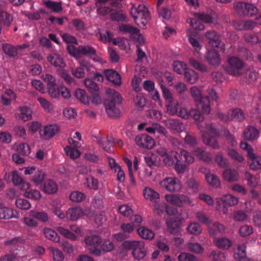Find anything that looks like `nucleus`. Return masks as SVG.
Masks as SVG:
<instances>
[{
    "mask_svg": "<svg viewBox=\"0 0 261 261\" xmlns=\"http://www.w3.org/2000/svg\"><path fill=\"white\" fill-rule=\"evenodd\" d=\"M203 141L205 144L211 146L212 148L219 149V145L215 137L219 136V132L213 123H206L204 124H197Z\"/></svg>",
    "mask_w": 261,
    "mask_h": 261,
    "instance_id": "obj_1",
    "label": "nucleus"
},
{
    "mask_svg": "<svg viewBox=\"0 0 261 261\" xmlns=\"http://www.w3.org/2000/svg\"><path fill=\"white\" fill-rule=\"evenodd\" d=\"M106 93L108 97L104 101V106L107 114L110 117H117L120 114V111L116 106L121 103L122 97L118 92L110 88L107 89Z\"/></svg>",
    "mask_w": 261,
    "mask_h": 261,
    "instance_id": "obj_2",
    "label": "nucleus"
},
{
    "mask_svg": "<svg viewBox=\"0 0 261 261\" xmlns=\"http://www.w3.org/2000/svg\"><path fill=\"white\" fill-rule=\"evenodd\" d=\"M130 13L136 24L141 28H145L149 18V11L145 6L140 4L136 7L133 4L130 8Z\"/></svg>",
    "mask_w": 261,
    "mask_h": 261,
    "instance_id": "obj_3",
    "label": "nucleus"
},
{
    "mask_svg": "<svg viewBox=\"0 0 261 261\" xmlns=\"http://www.w3.org/2000/svg\"><path fill=\"white\" fill-rule=\"evenodd\" d=\"M122 246L125 249L133 250L132 255L137 260L142 259L146 256V249L144 242L126 241L123 242Z\"/></svg>",
    "mask_w": 261,
    "mask_h": 261,
    "instance_id": "obj_4",
    "label": "nucleus"
},
{
    "mask_svg": "<svg viewBox=\"0 0 261 261\" xmlns=\"http://www.w3.org/2000/svg\"><path fill=\"white\" fill-rule=\"evenodd\" d=\"M227 65L225 70L228 74L238 76L242 74V70L245 67V63L239 58L231 56L227 58Z\"/></svg>",
    "mask_w": 261,
    "mask_h": 261,
    "instance_id": "obj_5",
    "label": "nucleus"
},
{
    "mask_svg": "<svg viewBox=\"0 0 261 261\" xmlns=\"http://www.w3.org/2000/svg\"><path fill=\"white\" fill-rule=\"evenodd\" d=\"M166 202L177 207H183L185 205H193L190 198L184 194H166L165 195Z\"/></svg>",
    "mask_w": 261,
    "mask_h": 261,
    "instance_id": "obj_6",
    "label": "nucleus"
},
{
    "mask_svg": "<svg viewBox=\"0 0 261 261\" xmlns=\"http://www.w3.org/2000/svg\"><path fill=\"white\" fill-rule=\"evenodd\" d=\"M234 11L241 16H252L258 12V9L253 4L238 2L233 4Z\"/></svg>",
    "mask_w": 261,
    "mask_h": 261,
    "instance_id": "obj_7",
    "label": "nucleus"
},
{
    "mask_svg": "<svg viewBox=\"0 0 261 261\" xmlns=\"http://www.w3.org/2000/svg\"><path fill=\"white\" fill-rule=\"evenodd\" d=\"M160 186L168 192H178L181 189L180 180L175 176L166 177L160 181Z\"/></svg>",
    "mask_w": 261,
    "mask_h": 261,
    "instance_id": "obj_8",
    "label": "nucleus"
},
{
    "mask_svg": "<svg viewBox=\"0 0 261 261\" xmlns=\"http://www.w3.org/2000/svg\"><path fill=\"white\" fill-rule=\"evenodd\" d=\"M205 37L208 39V44L213 48L219 49L220 51H224L225 48L224 44L220 41L219 34L214 31H207L205 34Z\"/></svg>",
    "mask_w": 261,
    "mask_h": 261,
    "instance_id": "obj_9",
    "label": "nucleus"
},
{
    "mask_svg": "<svg viewBox=\"0 0 261 261\" xmlns=\"http://www.w3.org/2000/svg\"><path fill=\"white\" fill-rule=\"evenodd\" d=\"M44 81L47 82L48 94L52 98H57L60 96V87L58 88L56 79L51 74L42 75Z\"/></svg>",
    "mask_w": 261,
    "mask_h": 261,
    "instance_id": "obj_10",
    "label": "nucleus"
},
{
    "mask_svg": "<svg viewBox=\"0 0 261 261\" xmlns=\"http://www.w3.org/2000/svg\"><path fill=\"white\" fill-rule=\"evenodd\" d=\"M164 122L166 127L173 133H180L186 129L185 124L175 118L165 120Z\"/></svg>",
    "mask_w": 261,
    "mask_h": 261,
    "instance_id": "obj_11",
    "label": "nucleus"
},
{
    "mask_svg": "<svg viewBox=\"0 0 261 261\" xmlns=\"http://www.w3.org/2000/svg\"><path fill=\"white\" fill-rule=\"evenodd\" d=\"M136 144L142 148H152L154 145L153 139L146 134L138 135L135 138Z\"/></svg>",
    "mask_w": 261,
    "mask_h": 261,
    "instance_id": "obj_12",
    "label": "nucleus"
},
{
    "mask_svg": "<svg viewBox=\"0 0 261 261\" xmlns=\"http://www.w3.org/2000/svg\"><path fill=\"white\" fill-rule=\"evenodd\" d=\"M60 130L57 124H49L44 126L43 129L39 132L40 138L42 140H48L54 137Z\"/></svg>",
    "mask_w": 261,
    "mask_h": 261,
    "instance_id": "obj_13",
    "label": "nucleus"
},
{
    "mask_svg": "<svg viewBox=\"0 0 261 261\" xmlns=\"http://www.w3.org/2000/svg\"><path fill=\"white\" fill-rule=\"evenodd\" d=\"M114 249V243L109 240H106L103 242L101 247L99 249L98 247H91L89 249L90 252L96 256L101 255V251L109 252Z\"/></svg>",
    "mask_w": 261,
    "mask_h": 261,
    "instance_id": "obj_14",
    "label": "nucleus"
},
{
    "mask_svg": "<svg viewBox=\"0 0 261 261\" xmlns=\"http://www.w3.org/2000/svg\"><path fill=\"white\" fill-rule=\"evenodd\" d=\"M32 114L33 112L30 108L23 106L18 108L15 117L19 120L26 122L32 118Z\"/></svg>",
    "mask_w": 261,
    "mask_h": 261,
    "instance_id": "obj_15",
    "label": "nucleus"
},
{
    "mask_svg": "<svg viewBox=\"0 0 261 261\" xmlns=\"http://www.w3.org/2000/svg\"><path fill=\"white\" fill-rule=\"evenodd\" d=\"M18 213L13 208L4 206L0 202V219H9L18 218Z\"/></svg>",
    "mask_w": 261,
    "mask_h": 261,
    "instance_id": "obj_16",
    "label": "nucleus"
},
{
    "mask_svg": "<svg viewBox=\"0 0 261 261\" xmlns=\"http://www.w3.org/2000/svg\"><path fill=\"white\" fill-rule=\"evenodd\" d=\"M223 178L227 182H237L239 180V174L234 168H227L222 173Z\"/></svg>",
    "mask_w": 261,
    "mask_h": 261,
    "instance_id": "obj_17",
    "label": "nucleus"
},
{
    "mask_svg": "<svg viewBox=\"0 0 261 261\" xmlns=\"http://www.w3.org/2000/svg\"><path fill=\"white\" fill-rule=\"evenodd\" d=\"M208 231L211 236H216L219 234L225 232L226 228L222 224L219 222H215L207 225Z\"/></svg>",
    "mask_w": 261,
    "mask_h": 261,
    "instance_id": "obj_18",
    "label": "nucleus"
},
{
    "mask_svg": "<svg viewBox=\"0 0 261 261\" xmlns=\"http://www.w3.org/2000/svg\"><path fill=\"white\" fill-rule=\"evenodd\" d=\"M193 152L198 159L203 162L210 163L212 161V156L211 153L205 150L204 148L196 147L194 149Z\"/></svg>",
    "mask_w": 261,
    "mask_h": 261,
    "instance_id": "obj_19",
    "label": "nucleus"
},
{
    "mask_svg": "<svg viewBox=\"0 0 261 261\" xmlns=\"http://www.w3.org/2000/svg\"><path fill=\"white\" fill-rule=\"evenodd\" d=\"M83 210L80 206H76L68 209L66 212V218L72 221L79 219L83 215Z\"/></svg>",
    "mask_w": 261,
    "mask_h": 261,
    "instance_id": "obj_20",
    "label": "nucleus"
},
{
    "mask_svg": "<svg viewBox=\"0 0 261 261\" xmlns=\"http://www.w3.org/2000/svg\"><path fill=\"white\" fill-rule=\"evenodd\" d=\"M47 60L50 64L54 67L63 68L65 66L63 58L56 53L49 55Z\"/></svg>",
    "mask_w": 261,
    "mask_h": 261,
    "instance_id": "obj_21",
    "label": "nucleus"
},
{
    "mask_svg": "<svg viewBox=\"0 0 261 261\" xmlns=\"http://www.w3.org/2000/svg\"><path fill=\"white\" fill-rule=\"evenodd\" d=\"M143 195H144L145 199L149 200L152 202H156L160 198V194L149 187H146L144 189Z\"/></svg>",
    "mask_w": 261,
    "mask_h": 261,
    "instance_id": "obj_22",
    "label": "nucleus"
},
{
    "mask_svg": "<svg viewBox=\"0 0 261 261\" xmlns=\"http://www.w3.org/2000/svg\"><path fill=\"white\" fill-rule=\"evenodd\" d=\"M107 80L115 85H121V79L118 72L113 70L108 69L104 71Z\"/></svg>",
    "mask_w": 261,
    "mask_h": 261,
    "instance_id": "obj_23",
    "label": "nucleus"
},
{
    "mask_svg": "<svg viewBox=\"0 0 261 261\" xmlns=\"http://www.w3.org/2000/svg\"><path fill=\"white\" fill-rule=\"evenodd\" d=\"M243 135L246 140L252 141L258 139L259 133L257 128L252 126H249L243 132Z\"/></svg>",
    "mask_w": 261,
    "mask_h": 261,
    "instance_id": "obj_24",
    "label": "nucleus"
},
{
    "mask_svg": "<svg viewBox=\"0 0 261 261\" xmlns=\"http://www.w3.org/2000/svg\"><path fill=\"white\" fill-rule=\"evenodd\" d=\"M206 59L207 62L211 65H218L220 63L219 55L214 49H210L207 51Z\"/></svg>",
    "mask_w": 261,
    "mask_h": 261,
    "instance_id": "obj_25",
    "label": "nucleus"
},
{
    "mask_svg": "<svg viewBox=\"0 0 261 261\" xmlns=\"http://www.w3.org/2000/svg\"><path fill=\"white\" fill-rule=\"evenodd\" d=\"M84 242L86 246L97 247L102 242V239L96 235L86 236L84 238Z\"/></svg>",
    "mask_w": 261,
    "mask_h": 261,
    "instance_id": "obj_26",
    "label": "nucleus"
},
{
    "mask_svg": "<svg viewBox=\"0 0 261 261\" xmlns=\"http://www.w3.org/2000/svg\"><path fill=\"white\" fill-rule=\"evenodd\" d=\"M204 178L209 186L215 188H218L220 186V181L218 176L210 172L204 173Z\"/></svg>",
    "mask_w": 261,
    "mask_h": 261,
    "instance_id": "obj_27",
    "label": "nucleus"
},
{
    "mask_svg": "<svg viewBox=\"0 0 261 261\" xmlns=\"http://www.w3.org/2000/svg\"><path fill=\"white\" fill-rule=\"evenodd\" d=\"M98 144L107 152L111 153L114 151L113 150L114 139L112 138L101 139L98 141Z\"/></svg>",
    "mask_w": 261,
    "mask_h": 261,
    "instance_id": "obj_28",
    "label": "nucleus"
},
{
    "mask_svg": "<svg viewBox=\"0 0 261 261\" xmlns=\"http://www.w3.org/2000/svg\"><path fill=\"white\" fill-rule=\"evenodd\" d=\"M137 233L142 239L151 240L153 239L154 234L152 230L142 226L137 229Z\"/></svg>",
    "mask_w": 261,
    "mask_h": 261,
    "instance_id": "obj_29",
    "label": "nucleus"
},
{
    "mask_svg": "<svg viewBox=\"0 0 261 261\" xmlns=\"http://www.w3.org/2000/svg\"><path fill=\"white\" fill-rule=\"evenodd\" d=\"M42 190L49 194H53L57 192L58 186L55 181L48 179L44 182Z\"/></svg>",
    "mask_w": 261,
    "mask_h": 261,
    "instance_id": "obj_30",
    "label": "nucleus"
},
{
    "mask_svg": "<svg viewBox=\"0 0 261 261\" xmlns=\"http://www.w3.org/2000/svg\"><path fill=\"white\" fill-rule=\"evenodd\" d=\"M179 222L176 220L170 218L166 221L168 231L171 234H176L179 232Z\"/></svg>",
    "mask_w": 261,
    "mask_h": 261,
    "instance_id": "obj_31",
    "label": "nucleus"
},
{
    "mask_svg": "<svg viewBox=\"0 0 261 261\" xmlns=\"http://www.w3.org/2000/svg\"><path fill=\"white\" fill-rule=\"evenodd\" d=\"M216 246L221 249H227L232 245V242L229 239L225 237L216 239L214 241Z\"/></svg>",
    "mask_w": 261,
    "mask_h": 261,
    "instance_id": "obj_32",
    "label": "nucleus"
},
{
    "mask_svg": "<svg viewBox=\"0 0 261 261\" xmlns=\"http://www.w3.org/2000/svg\"><path fill=\"white\" fill-rule=\"evenodd\" d=\"M229 115L231 117V121L242 122L245 118V114L241 109L238 108L229 111Z\"/></svg>",
    "mask_w": 261,
    "mask_h": 261,
    "instance_id": "obj_33",
    "label": "nucleus"
},
{
    "mask_svg": "<svg viewBox=\"0 0 261 261\" xmlns=\"http://www.w3.org/2000/svg\"><path fill=\"white\" fill-rule=\"evenodd\" d=\"M182 105L177 100H172L168 101L166 105V110L168 113L172 115H175L177 113V110L179 107H181Z\"/></svg>",
    "mask_w": 261,
    "mask_h": 261,
    "instance_id": "obj_34",
    "label": "nucleus"
},
{
    "mask_svg": "<svg viewBox=\"0 0 261 261\" xmlns=\"http://www.w3.org/2000/svg\"><path fill=\"white\" fill-rule=\"evenodd\" d=\"M145 131L150 134L158 133L163 135H166L167 133L165 128L158 123H153L151 126L146 127Z\"/></svg>",
    "mask_w": 261,
    "mask_h": 261,
    "instance_id": "obj_35",
    "label": "nucleus"
},
{
    "mask_svg": "<svg viewBox=\"0 0 261 261\" xmlns=\"http://www.w3.org/2000/svg\"><path fill=\"white\" fill-rule=\"evenodd\" d=\"M184 74L186 80L190 84H195L198 80V74L192 69H187Z\"/></svg>",
    "mask_w": 261,
    "mask_h": 261,
    "instance_id": "obj_36",
    "label": "nucleus"
},
{
    "mask_svg": "<svg viewBox=\"0 0 261 261\" xmlns=\"http://www.w3.org/2000/svg\"><path fill=\"white\" fill-rule=\"evenodd\" d=\"M178 153L176 151H171L168 153V154L166 155L162 159L165 166H171L174 164V160L175 159L176 161L179 160L177 159Z\"/></svg>",
    "mask_w": 261,
    "mask_h": 261,
    "instance_id": "obj_37",
    "label": "nucleus"
},
{
    "mask_svg": "<svg viewBox=\"0 0 261 261\" xmlns=\"http://www.w3.org/2000/svg\"><path fill=\"white\" fill-rule=\"evenodd\" d=\"M249 166L252 170H257L261 168V156L253 155V156H249Z\"/></svg>",
    "mask_w": 261,
    "mask_h": 261,
    "instance_id": "obj_38",
    "label": "nucleus"
},
{
    "mask_svg": "<svg viewBox=\"0 0 261 261\" xmlns=\"http://www.w3.org/2000/svg\"><path fill=\"white\" fill-rule=\"evenodd\" d=\"M14 148L17 152L24 155H29L31 151L29 145L26 143H15Z\"/></svg>",
    "mask_w": 261,
    "mask_h": 261,
    "instance_id": "obj_39",
    "label": "nucleus"
},
{
    "mask_svg": "<svg viewBox=\"0 0 261 261\" xmlns=\"http://www.w3.org/2000/svg\"><path fill=\"white\" fill-rule=\"evenodd\" d=\"M75 96L78 100L85 105H88L89 104V98L84 90L81 89H77L75 91Z\"/></svg>",
    "mask_w": 261,
    "mask_h": 261,
    "instance_id": "obj_40",
    "label": "nucleus"
},
{
    "mask_svg": "<svg viewBox=\"0 0 261 261\" xmlns=\"http://www.w3.org/2000/svg\"><path fill=\"white\" fill-rule=\"evenodd\" d=\"M45 5L53 12H59L63 10L61 2L47 1L45 2Z\"/></svg>",
    "mask_w": 261,
    "mask_h": 261,
    "instance_id": "obj_41",
    "label": "nucleus"
},
{
    "mask_svg": "<svg viewBox=\"0 0 261 261\" xmlns=\"http://www.w3.org/2000/svg\"><path fill=\"white\" fill-rule=\"evenodd\" d=\"M57 231L65 238L74 241L77 239V236L67 228L59 226L57 228Z\"/></svg>",
    "mask_w": 261,
    "mask_h": 261,
    "instance_id": "obj_42",
    "label": "nucleus"
},
{
    "mask_svg": "<svg viewBox=\"0 0 261 261\" xmlns=\"http://www.w3.org/2000/svg\"><path fill=\"white\" fill-rule=\"evenodd\" d=\"M158 82H159V84L161 86L162 92V95H163V97L166 100V101L168 102L174 100L172 93L170 92L168 89L165 87L164 84L163 83L162 80L158 79Z\"/></svg>",
    "mask_w": 261,
    "mask_h": 261,
    "instance_id": "obj_43",
    "label": "nucleus"
},
{
    "mask_svg": "<svg viewBox=\"0 0 261 261\" xmlns=\"http://www.w3.org/2000/svg\"><path fill=\"white\" fill-rule=\"evenodd\" d=\"M64 151L67 155L70 158L75 159H77L81 155V152L76 148H73L71 146H68L64 148Z\"/></svg>",
    "mask_w": 261,
    "mask_h": 261,
    "instance_id": "obj_44",
    "label": "nucleus"
},
{
    "mask_svg": "<svg viewBox=\"0 0 261 261\" xmlns=\"http://www.w3.org/2000/svg\"><path fill=\"white\" fill-rule=\"evenodd\" d=\"M86 198V195L82 192L73 191L69 195V199L74 202H82Z\"/></svg>",
    "mask_w": 261,
    "mask_h": 261,
    "instance_id": "obj_45",
    "label": "nucleus"
},
{
    "mask_svg": "<svg viewBox=\"0 0 261 261\" xmlns=\"http://www.w3.org/2000/svg\"><path fill=\"white\" fill-rule=\"evenodd\" d=\"M256 26V23L253 20L241 21L239 22L238 29L239 30H251Z\"/></svg>",
    "mask_w": 261,
    "mask_h": 261,
    "instance_id": "obj_46",
    "label": "nucleus"
},
{
    "mask_svg": "<svg viewBox=\"0 0 261 261\" xmlns=\"http://www.w3.org/2000/svg\"><path fill=\"white\" fill-rule=\"evenodd\" d=\"M245 179L248 181V185L250 187L256 188L258 186V180L254 176L248 171L245 173Z\"/></svg>",
    "mask_w": 261,
    "mask_h": 261,
    "instance_id": "obj_47",
    "label": "nucleus"
},
{
    "mask_svg": "<svg viewBox=\"0 0 261 261\" xmlns=\"http://www.w3.org/2000/svg\"><path fill=\"white\" fill-rule=\"evenodd\" d=\"M44 233L46 238L52 240L55 242H58L60 241V238L57 235V232L51 228L44 229Z\"/></svg>",
    "mask_w": 261,
    "mask_h": 261,
    "instance_id": "obj_48",
    "label": "nucleus"
},
{
    "mask_svg": "<svg viewBox=\"0 0 261 261\" xmlns=\"http://www.w3.org/2000/svg\"><path fill=\"white\" fill-rule=\"evenodd\" d=\"M119 31L123 33H129L130 36L134 33H138L139 30L130 24H122L119 25Z\"/></svg>",
    "mask_w": 261,
    "mask_h": 261,
    "instance_id": "obj_49",
    "label": "nucleus"
},
{
    "mask_svg": "<svg viewBox=\"0 0 261 261\" xmlns=\"http://www.w3.org/2000/svg\"><path fill=\"white\" fill-rule=\"evenodd\" d=\"M187 229L189 233L195 236H198L201 232V226L197 222H193L190 224Z\"/></svg>",
    "mask_w": 261,
    "mask_h": 261,
    "instance_id": "obj_50",
    "label": "nucleus"
},
{
    "mask_svg": "<svg viewBox=\"0 0 261 261\" xmlns=\"http://www.w3.org/2000/svg\"><path fill=\"white\" fill-rule=\"evenodd\" d=\"M180 154L181 158L183 159L184 162L187 165L192 164L195 162V158L193 155L184 149L180 150Z\"/></svg>",
    "mask_w": 261,
    "mask_h": 261,
    "instance_id": "obj_51",
    "label": "nucleus"
},
{
    "mask_svg": "<svg viewBox=\"0 0 261 261\" xmlns=\"http://www.w3.org/2000/svg\"><path fill=\"white\" fill-rule=\"evenodd\" d=\"M166 203L165 202L162 203H155L153 205V213L157 216H162L165 211Z\"/></svg>",
    "mask_w": 261,
    "mask_h": 261,
    "instance_id": "obj_52",
    "label": "nucleus"
},
{
    "mask_svg": "<svg viewBox=\"0 0 261 261\" xmlns=\"http://www.w3.org/2000/svg\"><path fill=\"white\" fill-rule=\"evenodd\" d=\"M187 249L192 252L196 253H201L204 251L203 247L198 243H188L187 244Z\"/></svg>",
    "mask_w": 261,
    "mask_h": 261,
    "instance_id": "obj_53",
    "label": "nucleus"
},
{
    "mask_svg": "<svg viewBox=\"0 0 261 261\" xmlns=\"http://www.w3.org/2000/svg\"><path fill=\"white\" fill-rule=\"evenodd\" d=\"M96 13L101 16H105L112 11L110 7L107 6L105 4H95Z\"/></svg>",
    "mask_w": 261,
    "mask_h": 261,
    "instance_id": "obj_54",
    "label": "nucleus"
},
{
    "mask_svg": "<svg viewBox=\"0 0 261 261\" xmlns=\"http://www.w3.org/2000/svg\"><path fill=\"white\" fill-rule=\"evenodd\" d=\"M246 245L245 244L238 245L237 250L235 251V257L241 259H245L246 256Z\"/></svg>",
    "mask_w": 261,
    "mask_h": 261,
    "instance_id": "obj_55",
    "label": "nucleus"
},
{
    "mask_svg": "<svg viewBox=\"0 0 261 261\" xmlns=\"http://www.w3.org/2000/svg\"><path fill=\"white\" fill-rule=\"evenodd\" d=\"M210 258L213 261H225L226 257L224 254L219 251H212L210 255Z\"/></svg>",
    "mask_w": 261,
    "mask_h": 261,
    "instance_id": "obj_56",
    "label": "nucleus"
},
{
    "mask_svg": "<svg viewBox=\"0 0 261 261\" xmlns=\"http://www.w3.org/2000/svg\"><path fill=\"white\" fill-rule=\"evenodd\" d=\"M227 155L231 159L239 163L243 162L245 160L242 155L240 154L238 151L233 149H229L227 151Z\"/></svg>",
    "mask_w": 261,
    "mask_h": 261,
    "instance_id": "obj_57",
    "label": "nucleus"
},
{
    "mask_svg": "<svg viewBox=\"0 0 261 261\" xmlns=\"http://www.w3.org/2000/svg\"><path fill=\"white\" fill-rule=\"evenodd\" d=\"M196 18L200 21H202L207 23H211L214 20V17L211 15L204 12H201L195 14Z\"/></svg>",
    "mask_w": 261,
    "mask_h": 261,
    "instance_id": "obj_58",
    "label": "nucleus"
},
{
    "mask_svg": "<svg viewBox=\"0 0 261 261\" xmlns=\"http://www.w3.org/2000/svg\"><path fill=\"white\" fill-rule=\"evenodd\" d=\"M84 82L85 85H86L91 93H94L98 91L99 88L98 85L91 79H86Z\"/></svg>",
    "mask_w": 261,
    "mask_h": 261,
    "instance_id": "obj_59",
    "label": "nucleus"
},
{
    "mask_svg": "<svg viewBox=\"0 0 261 261\" xmlns=\"http://www.w3.org/2000/svg\"><path fill=\"white\" fill-rule=\"evenodd\" d=\"M135 106L139 109H141L146 105V98L144 95L139 94L134 99Z\"/></svg>",
    "mask_w": 261,
    "mask_h": 261,
    "instance_id": "obj_60",
    "label": "nucleus"
},
{
    "mask_svg": "<svg viewBox=\"0 0 261 261\" xmlns=\"http://www.w3.org/2000/svg\"><path fill=\"white\" fill-rule=\"evenodd\" d=\"M196 217L197 220L200 223L208 226L212 223V220L209 217L202 212H196Z\"/></svg>",
    "mask_w": 261,
    "mask_h": 261,
    "instance_id": "obj_61",
    "label": "nucleus"
},
{
    "mask_svg": "<svg viewBox=\"0 0 261 261\" xmlns=\"http://www.w3.org/2000/svg\"><path fill=\"white\" fill-rule=\"evenodd\" d=\"M86 184L89 189L97 190L98 188V180L92 176L87 177Z\"/></svg>",
    "mask_w": 261,
    "mask_h": 261,
    "instance_id": "obj_62",
    "label": "nucleus"
},
{
    "mask_svg": "<svg viewBox=\"0 0 261 261\" xmlns=\"http://www.w3.org/2000/svg\"><path fill=\"white\" fill-rule=\"evenodd\" d=\"M79 51H80V55H95L96 50L94 48L92 47L89 45H81L79 47Z\"/></svg>",
    "mask_w": 261,
    "mask_h": 261,
    "instance_id": "obj_63",
    "label": "nucleus"
},
{
    "mask_svg": "<svg viewBox=\"0 0 261 261\" xmlns=\"http://www.w3.org/2000/svg\"><path fill=\"white\" fill-rule=\"evenodd\" d=\"M177 259L179 261H198L195 255L187 252L181 253L177 256Z\"/></svg>",
    "mask_w": 261,
    "mask_h": 261,
    "instance_id": "obj_64",
    "label": "nucleus"
}]
</instances>
